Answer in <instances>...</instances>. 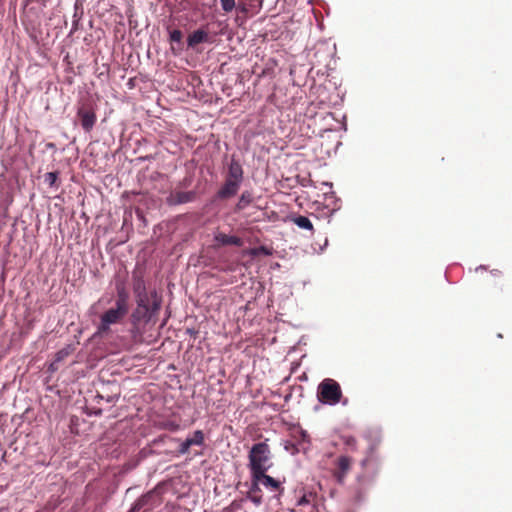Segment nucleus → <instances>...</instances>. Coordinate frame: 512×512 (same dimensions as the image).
<instances>
[{"mask_svg": "<svg viewBox=\"0 0 512 512\" xmlns=\"http://www.w3.org/2000/svg\"><path fill=\"white\" fill-rule=\"evenodd\" d=\"M285 449L287 451H289L291 454H295L298 452V449L297 447L295 446L294 443H291V442H288L286 445H285Z\"/></svg>", "mask_w": 512, "mask_h": 512, "instance_id": "obj_27", "label": "nucleus"}, {"mask_svg": "<svg viewBox=\"0 0 512 512\" xmlns=\"http://www.w3.org/2000/svg\"><path fill=\"white\" fill-rule=\"evenodd\" d=\"M240 186V183L225 179L224 184L217 192V198L226 200L234 197L238 193Z\"/></svg>", "mask_w": 512, "mask_h": 512, "instance_id": "obj_10", "label": "nucleus"}, {"mask_svg": "<svg viewBox=\"0 0 512 512\" xmlns=\"http://www.w3.org/2000/svg\"><path fill=\"white\" fill-rule=\"evenodd\" d=\"M58 179V173L57 172H48L45 174V182L50 186H56V181Z\"/></svg>", "mask_w": 512, "mask_h": 512, "instance_id": "obj_23", "label": "nucleus"}, {"mask_svg": "<svg viewBox=\"0 0 512 512\" xmlns=\"http://www.w3.org/2000/svg\"><path fill=\"white\" fill-rule=\"evenodd\" d=\"M253 201L252 193L249 191H244L239 197L238 202L235 205V212H240L246 209Z\"/></svg>", "mask_w": 512, "mask_h": 512, "instance_id": "obj_18", "label": "nucleus"}, {"mask_svg": "<svg viewBox=\"0 0 512 512\" xmlns=\"http://www.w3.org/2000/svg\"><path fill=\"white\" fill-rule=\"evenodd\" d=\"M271 451L266 442H259L252 446L248 458L251 475H261L272 466L270 462Z\"/></svg>", "mask_w": 512, "mask_h": 512, "instance_id": "obj_2", "label": "nucleus"}, {"mask_svg": "<svg viewBox=\"0 0 512 512\" xmlns=\"http://www.w3.org/2000/svg\"><path fill=\"white\" fill-rule=\"evenodd\" d=\"M73 347L71 345H67L66 347L62 348L55 354L54 361L50 364V370L55 371L58 369V363L65 360L69 355L73 352Z\"/></svg>", "mask_w": 512, "mask_h": 512, "instance_id": "obj_16", "label": "nucleus"}, {"mask_svg": "<svg viewBox=\"0 0 512 512\" xmlns=\"http://www.w3.org/2000/svg\"><path fill=\"white\" fill-rule=\"evenodd\" d=\"M183 38V33L181 30L175 29L170 32V41L180 43Z\"/></svg>", "mask_w": 512, "mask_h": 512, "instance_id": "obj_24", "label": "nucleus"}, {"mask_svg": "<svg viewBox=\"0 0 512 512\" xmlns=\"http://www.w3.org/2000/svg\"><path fill=\"white\" fill-rule=\"evenodd\" d=\"M259 481L264 487L270 489L271 491H283L280 481L267 475L266 472H263V476L259 477Z\"/></svg>", "mask_w": 512, "mask_h": 512, "instance_id": "obj_17", "label": "nucleus"}, {"mask_svg": "<svg viewBox=\"0 0 512 512\" xmlns=\"http://www.w3.org/2000/svg\"><path fill=\"white\" fill-rule=\"evenodd\" d=\"M132 280V288L134 295L142 294L147 291L143 273L141 271H135L133 273Z\"/></svg>", "mask_w": 512, "mask_h": 512, "instance_id": "obj_15", "label": "nucleus"}, {"mask_svg": "<svg viewBox=\"0 0 512 512\" xmlns=\"http://www.w3.org/2000/svg\"><path fill=\"white\" fill-rule=\"evenodd\" d=\"M251 254L257 256L259 254L270 255V251L265 246H260L251 250Z\"/></svg>", "mask_w": 512, "mask_h": 512, "instance_id": "obj_25", "label": "nucleus"}, {"mask_svg": "<svg viewBox=\"0 0 512 512\" xmlns=\"http://www.w3.org/2000/svg\"><path fill=\"white\" fill-rule=\"evenodd\" d=\"M209 41L208 33L203 29H198L191 33L187 38L188 47H195L196 45Z\"/></svg>", "mask_w": 512, "mask_h": 512, "instance_id": "obj_14", "label": "nucleus"}, {"mask_svg": "<svg viewBox=\"0 0 512 512\" xmlns=\"http://www.w3.org/2000/svg\"><path fill=\"white\" fill-rule=\"evenodd\" d=\"M355 443H356V440H355V438H354V437L349 436V437H346V438H345V444H346V445L354 446V445H355Z\"/></svg>", "mask_w": 512, "mask_h": 512, "instance_id": "obj_28", "label": "nucleus"}, {"mask_svg": "<svg viewBox=\"0 0 512 512\" xmlns=\"http://www.w3.org/2000/svg\"><path fill=\"white\" fill-rule=\"evenodd\" d=\"M351 465L352 458L349 456L341 455L335 460L333 475L338 482H342L344 480L351 468Z\"/></svg>", "mask_w": 512, "mask_h": 512, "instance_id": "obj_9", "label": "nucleus"}, {"mask_svg": "<svg viewBox=\"0 0 512 512\" xmlns=\"http://www.w3.org/2000/svg\"><path fill=\"white\" fill-rule=\"evenodd\" d=\"M292 222L297 225L299 228L308 230L312 234L314 232V227L310 219L306 216L298 215L292 218Z\"/></svg>", "mask_w": 512, "mask_h": 512, "instance_id": "obj_19", "label": "nucleus"}, {"mask_svg": "<svg viewBox=\"0 0 512 512\" xmlns=\"http://www.w3.org/2000/svg\"><path fill=\"white\" fill-rule=\"evenodd\" d=\"M77 117L86 132H90L93 129L97 120L95 108L90 103H84L78 108Z\"/></svg>", "mask_w": 512, "mask_h": 512, "instance_id": "obj_6", "label": "nucleus"}, {"mask_svg": "<svg viewBox=\"0 0 512 512\" xmlns=\"http://www.w3.org/2000/svg\"><path fill=\"white\" fill-rule=\"evenodd\" d=\"M163 502L162 497V489L160 487H155L150 490L143 496H141L132 506L129 512H138L143 510V512H150L154 508L160 506Z\"/></svg>", "mask_w": 512, "mask_h": 512, "instance_id": "obj_4", "label": "nucleus"}, {"mask_svg": "<svg viewBox=\"0 0 512 512\" xmlns=\"http://www.w3.org/2000/svg\"><path fill=\"white\" fill-rule=\"evenodd\" d=\"M190 447L191 446H190L189 442L185 440L179 446L178 453L181 455L187 454L189 452Z\"/></svg>", "mask_w": 512, "mask_h": 512, "instance_id": "obj_26", "label": "nucleus"}, {"mask_svg": "<svg viewBox=\"0 0 512 512\" xmlns=\"http://www.w3.org/2000/svg\"><path fill=\"white\" fill-rule=\"evenodd\" d=\"M186 441L189 442L190 446L197 445L201 446L204 444L205 436L202 430H196L193 432L191 437H188Z\"/></svg>", "mask_w": 512, "mask_h": 512, "instance_id": "obj_20", "label": "nucleus"}, {"mask_svg": "<svg viewBox=\"0 0 512 512\" xmlns=\"http://www.w3.org/2000/svg\"><path fill=\"white\" fill-rule=\"evenodd\" d=\"M178 427H179V426H178L177 424H172V425H171V429H172V430H177V429H178Z\"/></svg>", "mask_w": 512, "mask_h": 512, "instance_id": "obj_29", "label": "nucleus"}, {"mask_svg": "<svg viewBox=\"0 0 512 512\" xmlns=\"http://www.w3.org/2000/svg\"><path fill=\"white\" fill-rule=\"evenodd\" d=\"M215 241L218 245L226 246V245H234V246H242L243 241L238 236L227 235L224 233H217L214 236Z\"/></svg>", "mask_w": 512, "mask_h": 512, "instance_id": "obj_13", "label": "nucleus"}, {"mask_svg": "<svg viewBox=\"0 0 512 512\" xmlns=\"http://www.w3.org/2000/svg\"><path fill=\"white\" fill-rule=\"evenodd\" d=\"M136 308L131 314L132 326L139 330L141 325L152 321L159 313L162 299L156 290L135 295Z\"/></svg>", "mask_w": 512, "mask_h": 512, "instance_id": "obj_1", "label": "nucleus"}, {"mask_svg": "<svg viewBox=\"0 0 512 512\" xmlns=\"http://www.w3.org/2000/svg\"><path fill=\"white\" fill-rule=\"evenodd\" d=\"M115 305L128 311V294L124 288L118 290Z\"/></svg>", "mask_w": 512, "mask_h": 512, "instance_id": "obj_21", "label": "nucleus"}, {"mask_svg": "<svg viewBox=\"0 0 512 512\" xmlns=\"http://www.w3.org/2000/svg\"><path fill=\"white\" fill-rule=\"evenodd\" d=\"M261 475H251V483L249 484L248 491L246 492V498L253 502L256 506H259L263 502L262 490L260 488L261 482L259 477ZM248 486V483L244 484Z\"/></svg>", "mask_w": 512, "mask_h": 512, "instance_id": "obj_8", "label": "nucleus"}, {"mask_svg": "<svg viewBox=\"0 0 512 512\" xmlns=\"http://www.w3.org/2000/svg\"><path fill=\"white\" fill-rule=\"evenodd\" d=\"M243 175L244 172L241 164L234 157H232L228 165V171L225 179L232 180L241 184L243 181Z\"/></svg>", "mask_w": 512, "mask_h": 512, "instance_id": "obj_11", "label": "nucleus"}, {"mask_svg": "<svg viewBox=\"0 0 512 512\" xmlns=\"http://www.w3.org/2000/svg\"><path fill=\"white\" fill-rule=\"evenodd\" d=\"M315 499L316 494L313 492L304 493L298 500H297V508L299 512H304L302 510V507H308L307 512H318L316 505H315Z\"/></svg>", "mask_w": 512, "mask_h": 512, "instance_id": "obj_12", "label": "nucleus"}, {"mask_svg": "<svg viewBox=\"0 0 512 512\" xmlns=\"http://www.w3.org/2000/svg\"><path fill=\"white\" fill-rule=\"evenodd\" d=\"M342 390L337 381L326 378L320 382L317 388V399L328 405H336L341 401Z\"/></svg>", "mask_w": 512, "mask_h": 512, "instance_id": "obj_3", "label": "nucleus"}, {"mask_svg": "<svg viewBox=\"0 0 512 512\" xmlns=\"http://www.w3.org/2000/svg\"><path fill=\"white\" fill-rule=\"evenodd\" d=\"M197 193L193 190L191 191H181V190H173L166 198V203L169 206H177L181 204H186L193 202L196 199Z\"/></svg>", "mask_w": 512, "mask_h": 512, "instance_id": "obj_7", "label": "nucleus"}, {"mask_svg": "<svg viewBox=\"0 0 512 512\" xmlns=\"http://www.w3.org/2000/svg\"><path fill=\"white\" fill-rule=\"evenodd\" d=\"M220 3L223 11L226 13L231 12L236 6L235 0H220Z\"/></svg>", "mask_w": 512, "mask_h": 512, "instance_id": "obj_22", "label": "nucleus"}, {"mask_svg": "<svg viewBox=\"0 0 512 512\" xmlns=\"http://www.w3.org/2000/svg\"><path fill=\"white\" fill-rule=\"evenodd\" d=\"M128 313L127 310L116 306L108 309L102 316L99 325V331L101 333L109 330L110 325L119 323Z\"/></svg>", "mask_w": 512, "mask_h": 512, "instance_id": "obj_5", "label": "nucleus"}]
</instances>
